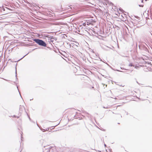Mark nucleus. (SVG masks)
<instances>
[{
	"label": "nucleus",
	"mask_w": 152,
	"mask_h": 152,
	"mask_svg": "<svg viewBox=\"0 0 152 152\" xmlns=\"http://www.w3.org/2000/svg\"><path fill=\"white\" fill-rule=\"evenodd\" d=\"M33 40L39 45L44 47H46L47 46L46 43L45 41L42 40L38 39H34Z\"/></svg>",
	"instance_id": "obj_1"
},
{
	"label": "nucleus",
	"mask_w": 152,
	"mask_h": 152,
	"mask_svg": "<svg viewBox=\"0 0 152 152\" xmlns=\"http://www.w3.org/2000/svg\"><path fill=\"white\" fill-rule=\"evenodd\" d=\"M139 48L141 50L144 51L145 53H149V47L146 44L143 45L141 46H139Z\"/></svg>",
	"instance_id": "obj_2"
},
{
	"label": "nucleus",
	"mask_w": 152,
	"mask_h": 152,
	"mask_svg": "<svg viewBox=\"0 0 152 152\" xmlns=\"http://www.w3.org/2000/svg\"><path fill=\"white\" fill-rule=\"evenodd\" d=\"M23 110H25V109L24 108V107L23 106L20 105L19 112L20 113H21V112L23 111Z\"/></svg>",
	"instance_id": "obj_3"
},
{
	"label": "nucleus",
	"mask_w": 152,
	"mask_h": 152,
	"mask_svg": "<svg viewBox=\"0 0 152 152\" xmlns=\"http://www.w3.org/2000/svg\"><path fill=\"white\" fill-rule=\"evenodd\" d=\"M3 11H5L6 10L9 11V9L7 7H3Z\"/></svg>",
	"instance_id": "obj_4"
},
{
	"label": "nucleus",
	"mask_w": 152,
	"mask_h": 152,
	"mask_svg": "<svg viewBox=\"0 0 152 152\" xmlns=\"http://www.w3.org/2000/svg\"><path fill=\"white\" fill-rule=\"evenodd\" d=\"M69 9H72V7H70L69 6H66V7H65V8H64V10H66Z\"/></svg>",
	"instance_id": "obj_5"
},
{
	"label": "nucleus",
	"mask_w": 152,
	"mask_h": 152,
	"mask_svg": "<svg viewBox=\"0 0 152 152\" xmlns=\"http://www.w3.org/2000/svg\"><path fill=\"white\" fill-rule=\"evenodd\" d=\"M39 129H40L43 132H45V129H42V127H39Z\"/></svg>",
	"instance_id": "obj_6"
},
{
	"label": "nucleus",
	"mask_w": 152,
	"mask_h": 152,
	"mask_svg": "<svg viewBox=\"0 0 152 152\" xmlns=\"http://www.w3.org/2000/svg\"><path fill=\"white\" fill-rule=\"evenodd\" d=\"M55 39L53 36H52L50 38L51 41L53 42V41L54 39Z\"/></svg>",
	"instance_id": "obj_7"
},
{
	"label": "nucleus",
	"mask_w": 152,
	"mask_h": 152,
	"mask_svg": "<svg viewBox=\"0 0 152 152\" xmlns=\"http://www.w3.org/2000/svg\"><path fill=\"white\" fill-rule=\"evenodd\" d=\"M16 66H17V64L16 65V67H15V76L16 77V78L17 79V68H16Z\"/></svg>",
	"instance_id": "obj_8"
},
{
	"label": "nucleus",
	"mask_w": 152,
	"mask_h": 152,
	"mask_svg": "<svg viewBox=\"0 0 152 152\" xmlns=\"http://www.w3.org/2000/svg\"><path fill=\"white\" fill-rule=\"evenodd\" d=\"M10 10L9 9V11H7V10H6V12H4V14H8V13H9L10 12Z\"/></svg>",
	"instance_id": "obj_9"
},
{
	"label": "nucleus",
	"mask_w": 152,
	"mask_h": 152,
	"mask_svg": "<svg viewBox=\"0 0 152 152\" xmlns=\"http://www.w3.org/2000/svg\"><path fill=\"white\" fill-rule=\"evenodd\" d=\"M129 66H134V65H133L132 63H130Z\"/></svg>",
	"instance_id": "obj_10"
},
{
	"label": "nucleus",
	"mask_w": 152,
	"mask_h": 152,
	"mask_svg": "<svg viewBox=\"0 0 152 152\" xmlns=\"http://www.w3.org/2000/svg\"><path fill=\"white\" fill-rule=\"evenodd\" d=\"M28 54V53L27 54H26L24 56H23L22 58H20V59L19 60H18V61H20V60L21 59H22L25 56H26V55H27Z\"/></svg>",
	"instance_id": "obj_11"
},
{
	"label": "nucleus",
	"mask_w": 152,
	"mask_h": 152,
	"mask_svg": "<svg viewBox=\"0 0 152 152\" xmlns=\"http://www.w3.org/2000/svg\"><path fill=\"white\" fill-rule=\"evenodd\" d=\"M49 151H50L49 149H46V152H49Z\"/></svg>",
	"instance_id": "obj_12"
},
{
	"label": "nucleus",
	"mask_w": 152,
	"mask_h": 152,
	"mask_svg": "<svg viewBox=\"0 0 152 152\" xmlns=\"http://www.w3.org/2000/svg\"><path fill=\"white\" fill-rule=\"evenodd\" d=\"M49 130V128H47L46 129H45V132L48 131Z\"/></svg>",
	"instance_id": "obj_13"
},
{
	"label": "nucleus",
	"mask_w": 152,
	"mask_h": 152,
	"mask_svg": "<svg viewBox=\"0 0 152 152\" xmlns=\"http://www.w3.org/2000/svg\"><path fill=\"white\" fill-rule=\"evenodd\" d=\"M11 116L13 118H16V116L15 115H14L13 116Z\"/></svg>",
	"instance_id": "obj_14"
},
{
	"label": "nucleus",
	"mask_w": 152,
	"mask_h": 152,
	"mask_svg": "<svg viewBox=\"0 0 152 152\" xmlns=\"http://www.w3.org/2000/svg\"><path fill=\"white\" fill-rule=\"evenodd\" d=\"M139 6L140 7H143V5H139Z\"/></svg>",
	"instance_id": "obj_15"
},
{
	"label": "nucleus",
	"mask_w": 152,
	"mask_h": 152,
	"mask_svg": "<svg viewBox=\"0 0 152 152\" xmlns=\"http://www.w3.org/2000/svg\"><path fill=\"white\" fill-rule=\"evenodd\" d=\"M120 68H121V69H122V70H126V69H124V68H122L121 67H120Z\"/></svg>",
	"instance_id": "obj_16"
},
{
	"label": "nucleus",
	"mask_w": 152,
	"mask_h": 152,
	"mask_svg": "<svg viewBox=\"0 0 152 152\" xmlns=\"http://www.w3.org/2000/svg\"><path fill=\"white\" fill-rule=\"evenodd\" d=\"M83 25L84 26H86V23H83Z\"/></svg>",
	"instance_id": "obj_17"
},
{
	"label": "nucleus",
	"mask_w": 152,
	"mask_h": 152,
	"mask_svg": "<svg viewBox=\"0 0 152 152\" xmlns=\"http://www.w3.org/2000/svg\"><path fill=\"white\" fill-rule=\"evenodd\" d=\"M116 71H118V72H123V71H120L119 70H116Z\"/></svg>",
	"instance_id": "obj_18"
},
{
	"label": "nucleus",
	"mask_w": 152,
	"mask_h": 152,
	"mask_svg": "<svg viewBox=\"0 0 152 152\" xmlns=\"http://www.w3.org/2000/svg\"><path fill=\"white\" fill-rule=\"evenodd\" d=\"M119 10H120L121 11L122 10H123L121 9V8H119Z\"/></svg>",
	"instance_id": "obj_19"
},
{
	"label": "nucleus",
	"mask_w": 152,
	"mask_h": 152,
	"mask_svg": "<svg viewBox=\"0 0 152 152\" xmlns=\"http://www.w3.org/2000/svg\"><path fill=\"white\" fill-rule=\"evenodd\" d=\"M28 118H29V120L31 121V118H30V117L29 116H28Z\"/></svg>",
	"instance_id": "obj_20"
},
{
	"label": "nucleus",
	"mask_w": 152,
	"mask_h": 152,
	"mask_svg": "<svg viewBox=\"0 0 152 152\" xmlns=\"http://www.w3.org/2000/svg\"><path fill=\"white\" fill-rule=\"evenodd\" d=\"M19 116H16V117H17V118H19Z\"/></svg>",
	"instance_id": "obj_21"
},
{
	"label": "nucleus",
	"mask_w": 152,
	"mask_h": 152,
	"mask_svg": "<svg viewBox=\"0 0 152 152\" xmlns=\"http://www.w3.org/2000/svg\"><path fill=\"white\" fill-rule=\"evenodd\" d=\"M103 108H107V107H103Z\"/></svg>",
	"instance_id": "obj_22"
},
{
	"label": "nucleus",
	"mask_w": 152,
	"mask_h": 152,
	"mask_svg": "<svg viewBox=\"0 0 152 152\" xmlns=\"http://www.w3.org/2000/svg\"><path fill=\"white\" fill-rule=\"evenodd\" d=\"M104 146H105V147H106V146H106V145H105V144H104Z\"/></svg>",
	"instance_id": "obj_23"
},
{
	"label": "nucleus",
	"mask_w": 152,
	"mask_h": 152,
	"mask_svg": "<svg viewBox=\"0 0 152 152\" xmlns=\"http://www.w3.org/2000/svg\"><path fill=\"white\" fill-rule=\"evenodd\" d=\"M37 126H39H39H38V124H37Z\"/></svg>",
	"instance_id": "obj_24"
},
{
	"label": "nucleus",
	"mask_w": 152,
	"mask_h": 152,
	"mask_svg": "<svg viewBox=\"0 0 152 152\" xmlns=\"http://www.w3.org/2000/svg\"><path fill=\"white\" fill-rule=\"evenodd\" d=\"M136 82H137V83H138V84H139V83H138V82L137 81H136Z\"/></svg>",
	"instance_id": "obj_25"
},
{
	"label": "nucleus",
	"mask_w": 152,
	"mask_h": 152,
	"mask_svg": "<svg viewBox=\"0 0 152 152\" xmlns=\"http://www.w3.org/2000/svg\"><path fill=\"white\" fill-rule=\"evenodd\" d=\"M17 88H18V86H17ZM18 91H19V90H18Z\"/></svg>",
	"instance_id": "obj_26"
},
{
	"label": "nucleus",
	"mask_w": 152,
	"mask_h": 152,
	"mask_svg": "<svg viewBox=\"0 0 152 152\" xmlns=\"http://www.w3.org/2000/svg\"><path fill=\"white\" fill-rule=\"evenodd\" d=\"M33 99H30V100H32Z\"/></svg>",
	"instance_id": "obj_27"
},
{
	"label": "nucleus",
	"mask_w": 152,
	"mask_h": 152,
	"mask_svg": "<svg viewBox=\"0 0 152 152\" xmlns=\"http://www.w3.org/2000/svg\"><path fill=\"white\" fill-rule=\"evenodd\" d=\"M20 97L22 98L21 96L20 95Z\"/></svg>",
	"instance_id": "obj_28"
},
{
	"label": "nucleus",
	"mask_w": 152,
	"mask_h": 152,
	"mask_svg": "<svg viewBox=\"0 0 152 152\" xmlns=\"http://www.w3.org/2000/svg\"><path fill=\"white\" fill-rule=\"evenodd\" d=\"M4 80H5V79H4Z\"/></svg>",
	"instance_id": "obj_29"
}]
</instances>
